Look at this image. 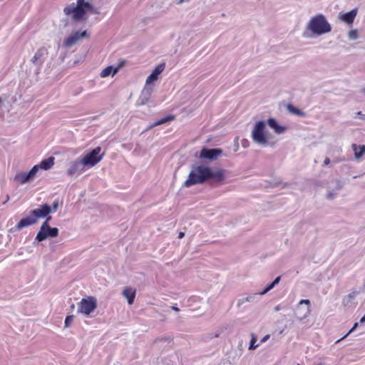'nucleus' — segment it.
<instances>
[{
    "instance_id": "aec40b11",
    "label": "nucleus",
    "mask_w": 365,
    "mask_h": 365,
    "mask_svg": "<svg viewBox=\"0 0 365 365\" xmlns=\"http://www.w3.org/2000/svg\"><path fill=\"white\" fill-rule=\"evenodd\" d=\"M353 150L354 151V156L356 159H359L365 154V145L358 146L356 144L352 145Z\"/></svg>"
},
{
    "instance_id": "c756f323",
    "label": "nucleus",
    "mask_w": 365,
    "mask_h": 365,
    "mask_svg": "<svg viewBox=\"0 0 365 365\" xmlns=\"http://www.w3.org/2000/svg\"><path fill=\"white\" fill-rule=\"evenodd\" d=\"M160 341H171L173 340V338L172 337H168V338H162L160 339H159Z\"/></svg>"
},
{
    "instance_id": "a211bd4d",
    "label": "nucleus",
    "mask_w": 365,
    "mask_h": 365,
    "mask_svg": "<svg viewBox=\"0 0 365 365\" xmlns=\"http://www.w3.org/2000/svg\"><path fill=\"white\" fill-rule=\"evenodd\" d=\"M135 289L131 287H126L123 292V295L127 299L128 303L132 304L135 297Z\"/></svg>"
},
{
    "instance_id": "f03ea898",
    "label": "nucleus",
    "mask_w": 365,
    "mask_h": 365,
    "mask_svg": "<svg viewBox=\"0 0 365 365\" xmlns=\"http://www.w3.org/2000/svg\"><path fill=\"white\" fill-rule=\"evenodd\" d=\"M63 13L73 21L81 22L86 19L88 14H96V11L89 1L76 0V3H71L65 6Z\"/></svg>"
},
{
    "instance_id": "ddd939ff",
    "label": "nucleus",
    "mask_w": 365,
    "mask_h": 365,
    "mask_svg": "<svg viewBox=\"0 0 365 365\" xmlns=\"http://www.w3.org/2000/svg\"><path fill=\"white\" fill-rule=\"evenodd\" d=\"M165 67V63H160L158 65L152 73L147 78L146 84H150L155 81L158 78V76L164 71Z\"/></svg>"
},
{
    "instance_id": "5701e85b",
    "label": "nucleus",
    "mask_w": 365,
    "mask_h": 365,
    "mask_svg": "<svg viewBox=\"0 0 365 365\" xmlns=\"http://www.w3.org/2000/svg\"><path fill=\"white\" fill-rule=\"evenodd\" d=\"M256 341H257L256 335L255 334H251V340H250V346H249L250 350L255 349L257 347L259 346V344H256Z\"/></svg>"
},
{
    "instance_id": "393cba45",
    "label": "nucleus",
    "mask_w": 365,
    "mask_h": 365,
    "mask_svg": "<svg viewBox=\"0 0 365 365\" xmlns=\"http://www.w3.org/2000/svg\"><path fill=\"white\" fill-rule=\"evenodd\" d=\"M305 304L308 306L307 307V314H305V317L307 315V314H309L310 313V301L309 299H302L299 301V304Z\"/></svg>"
},
{
    "instance_id": "6e6552de",
    "label": "nucleus",
    "mask_w": 365,
    "mask_h": 365,
    "mask_svg": "<svg viewBox=\"0 0 365 365\" xmlns=\"http://www.w3.org/2000/svg\"><path fill=\"white\" fill-rule=\"evenodd\" d=\"M97 308V301L93 297L83 298L78 304V312L88 316Z\"/></svg>"
},
{
    "instance_id": "423d86ee",
    "label": "nucleus",
    "mask_w": 365,
    "mask_h": 365,
    "mask_svg": "<svg viewBox=\"0 0 365 365\" xmlns=\"http://www.w3.org/2000/svg\"><path fill=\"white\" fill-rule=\"evenodd\" d=\"M265 123L263 121H258L252 132V137L257 143L266 145L268 143L269 136L264 131Z\"/></svg>"
},
{
    "instance_id": "1a4fd4ad",
    "label": "nucleus",
    "mask_w": 365,
    "mask_h": 365,
    "mask_svg": "<svg viewBox=\"0 0 365 365\" xmlns=\"http://www.w3.org/2000/svg\"><path fill=\"white\" fill-rule=\"evenodd\" d=\"M88 36L89 35L86 31L73 32L64 40L63 45L66 48H70L76 44L81 38H88Z\"/></svg>"
},
{
    "instance_id": "dca6fc26",
    "label": "nucleus",
    "mask_w": 365,
    "mask_h": 365,
    "mask_svg": "<svg viewBox=\"0 0 365 365\" xmlns=\"http://www.w3.org/2000/svg\"><path fill=\"white\" fill-rule=\"evenodd\" d=\"M357 14V9H353L350 11L349 12L345 13V14H341L339 17L341 20L343 21L351 24L354 22L355 17Z\"/></svg>"
},
{
    "instance_id": "7ed1b4c3",
    "label": "nucleus",
    "mask_w": 365,
    "mask_h": 365,
    "mask_svg": "<svg viewBox=\"0 0 365 365\" xmlns=\"http://www.w3.org/2000/svg\"><path fill=\"white\" fill-rule=\"evenodd\" d=\"M51 213V207L48 204H43L39 207L32 210L29 215L23 217L16 225L17 230H20L24 227L36 224L38 219L48 217Z\"/></svg>"
},
{
    "instance_id": "4be33fe9",
    "label": "nucleus",
    "mask_w": 365,
    "mask_h": 365,
    "mask_svg": "<svg viewBox=\"0 0 365 365\" xmlns=\"http://www.w3.org/2000/svg\"><path fill=\"white\" fill-rule=\"evenodd\" d=\"M175 117L174 115H168L165 116V118H163L155 121L153 123V126H158V125L164 124L165 123H168V122L175 120Z\"/></svg>"
},
{
    "instance_id": "f3484780",
    "label": "nucleus",
    "mask_w": 365,
    "mask_h": 365,
    "mask_svg": "<svg viewBox=\"0 0 365 365\" xmlns=\"http://www.w3.org/2000/svg\"><path fill=\"white\" fill-rule=\"evenodd\" d=\"M267 123L269 126L274 129V132L277 134H281L284 133L286 130V128L284 126L278 125L277 122L274 118H269L267 120Z\"/></svg>"
},
{
    "instance_id": "473e14b6",
    "label": "nucleus",
    "mask_w": 365,
    "mask_h": 365,
    "mask_svg": "<svg viewBox=\"0 0 365 365\" xmlns=\"http://www.w3.org/2000/svg\"><path fill=\"white\" fill-rule=\"evenodd\" d=\"M356 296V293L355 292H352V293H350L349 295H348V297L350 298V299H354Z\"/></svg>"
},
{
    "instance_id": "e433bc0d",
    "label": "nucleus",
    "mask_w": 365,
    "mask_h": 365,
    "mask_svg": "<svg viewBox=\"0 0 365 365\" xmlns=\"http://www.w3.org/2000/svg\"><path fill=\"white\" fill-rule=\"evenodd\" d=\"M9 200V195H7V196H6V202H4V204H5V203Z\"/></svg>"
},
{
    "instance_id": "2f4dec72",
    "label": "nucleus",
    "mask_w": 365,
    "mask_h": 365,
    "mask_svg": "<svg viewBox=\"0 0 365 365\" xmlns=\"http://www.w3.org/2000/svg\"><path fill=\"white\" fill-rule=\"evenodd\" d=\"M329 163H330V160H329V158H325V160H324V165H329Z\"/></svg>"
},
{
    "instance_id": "2eb2a0df",
    "label": "nucleus",
    "mask_w": 365,
    "mask_h": 365,
    "mask_svg": "<svg viewBox=\"0 0 365 365\" xmlns=\"http://www.w3.org/2000/svg\"><path fill=\"white\" fill-rule=\"evenodd\" d=\"M54 160L53 157H49L48 158L42 160L38 165H34V167H36V173L39 169L46 170L51 168L54 165Z\"/></svg>"
},
{
    "instance_id": "c9c22d12",
    "label": "nucleus",
    "mask_w": 365,
    "mask_h": 365,
    "mask_svg": "<svg viewBox=\"0 0 365 365\" xmlns=\"http://www.w3.org/2000/svg\"><path fill=\"white\" fill-rule=\"evenodd\" d=\"M360 322L361 323H364L365 322V315L361 319Z\"/></svg>"
},
{
    "instance_id": "f257e3e1",
    "label": "nucleus",
    "mask_w": 365,
    "mask_h": 365,
    "mask_svg": "<svg viewBox=\"0 0 365 365\" xmlns=\"http://www.w3.org/2000/svg\"><path fill=\"white\" fill-rule=\"evenodd\" d=\"M210 179H213L217 182H223L225 179V170L220 169L212 171V169L204 165L192 167L187 179L184 182L183 186L191 187L194 185L202 184Z\"/></svg>"
},
{
    "instance_id": "9d476101",
    "label": "nucleus",
    "mask_w": 365,
    "mask_h": 365,
    "mask_svg": "<svg viewBox=\"0 0 365 365\" xmlns=\"http://www.w3.org/2000/svg\"><path fill=\"white\" fill-rule=\"evenodd\" d=\"M36 175V167H33L29 173L20 172L14 176V181L19 184H24L33 180Z\"/></svg>"
},
{
    "instance_id": "9b49d317",
    "label": "nucleus",
    "mask_w": 365,
    "mask_h": 365,
    "mask_svg": "<svg viewBox=\"0 0 365 365\" xmlns=\"http://www.w3.org/2000/svg\"><path fill=\"white\" fill-rule=\"evenodd\" d=\"M222 153L221 149H208L203 148L200 152V158L208 160H215Z\"/></svg>"
},
{
    "instance_id": "b1692460",
    "label": "nucleus",
    "mask_w": 365,
    "mask_h": 365,
    "mask_svg": "<svg viewBox=\"0 0 365 365\" xmlns=\"http://www.w3.org/2000/svg\"><path fill=\"white\" fill-rule=\"evenodd\" d=\"M280 280V277H277L271 284H269L265 289L262 292V294L267 293L269 290H271L277 284L279 283Z\"/></svg>"
},
{
    "instance_id": "4468645a",
    "label": "nucleus",
    "mask_w": 365,
    "mask_h": 365,
    "mask_svg": "<svg viewBox=\"0 0 365 365\" xmlns=\"http://www.w3.org/2000/svg\"><path fill=\"white\" fill-rule=\"evenodd\" d=\"M81 160H75L71 163L70 166L67 170V173L68 175H73L76 173H81L83 169L81 168Z\"/></svg>"
},
{
    "instance_id": "f8f14e48",
    "label": "nucleus",
    "mask_w": 365,
    "mask_h": 365,
    "mask_svg": "<svg viewBox=\"0 0 365 365\" xmlns=\"http://www.w3.org/2000/svg\"><path fill=\"white\" fill-rule=\"evenodd\" d=\"M124 66V61H122L119 63L117 67H113L112 66H108L106 67L100 73L101 78H106L110 75L114 76L118 73L119 69Z\"/></svg>"
},
{
    "instance_id": "412c9836",
    "label": "nucleus",
    "mask_w": 365,
    "mask_h": 365,
    "mask_svg": "<svg viewBox=\"0 0 365 365\" xmlns=\"http://www.w3.org/2000/svg\"><path fill=\"white\" fill-rule=\"evenodd\" d=\"M287 110L292 114L294 115H298V116H304L305 115V113L298 108H297L296 107H294L293 105L292 104H288L287 106Z\"/></svg>"
},
{
    "instance_id": "cd10ccee",
    "label": "nucleus",
    "mask_w": 365,
    "mask_h": 365,
    "mask_svg": "<svg viewBox=\"0 0 365 365\" xmlns=\"http://www.w3.org/2000/svg\"><path fill=\"white\" fill-rule=\"evenodd\" d=\"M357 326H358V323H355L354 327L351 328V329L344 337H342L341 339H343L347 335H349L351 332H352L357 327Z\"/></svg>"
},
{
    "instance_id": "7c9ffc66",
    "label": "nucleus",
    "mask_w": 365,
    "mask_h": 365,
    "mask_svg": "<svg viewBox=\"0 0 365 365\" xmlns=\"http://www.w3.org/2000/svg\"><path fill=\"white\" fill-rule=\"evenodd\" d=\"M357 115L360 117V118L365 119V115L363 114L361 111L358 112Z\"/></svg>"
},
{
    "instance_id": "a878e982",
    "label": "nucleus",
    "mask_w": 365,
    "mask_h": 365,
    "mask_svg": "<svg viewBox=\"0 0 365 365\" xmlns=\"http://www.w3.org/2000/svg\"><path fill=\"white\" fill-rule=\"evenodd\" d=\"M73 315L67 316L65 319V327H68L70 326V324L73 322Z\"/></svg>"
},
{
    "instance_id": "0eeeda50",
    "label": "nucleus",
    "mask_w": 365,
    "mask_h": 365,
    "mask_svg": "<svg viewBox=\"0 0 365 365\" xmlns=\"http://www.w3.org/2000/svg\"><path fill=\"white\" fill-rule=\"evenodd\" d=\"M101 148L98 146L85 155L81 159L84 166L93 167L99 163L103 158L104 153H101Z\"/></svg>"
},
{
    "instance_id": "c85d7f7f",
    "label": "nucleus",
    "mask_w": 365,
    "mask_h": 365,
    "mask_svg": "<svg viewBox=\"0 0 365 365\" xmlns=\"http://www.w3.org/2000/svg\"><path fill=\"white\" fill-rule=\"evenodd\" d=\"M270 337V335L269 334H267L265 335L264 336L262 337V339H261L260 341V343H264L266 341H267Z\"/></svg>"
},
{
    "instance_id": "bb28decb",
    "label": "nucleus",
    "mask_w": 365,
    "mask_h": 365,
    "mask_svg": "<svg viewBox=\"0 0 365 365\" xmlns=\"http://www.w3.org/2000/svg\"><path fill=\"white\" fill-rule=\"evenodd\" d=\"M58 207H59V202L58 200H55L52 205L51 206V212H55L57 211V210L58 209Z\"/></svg>"
},
{
    "instance_id": "72a5a7b5",
    "label": "nucleus",
    "mask_w": 365,
    "mask_h": 365,
    "mask_svg": "<svg viewBox=\"0 0 365 365\" xmlns=\"http://www.w3.org/2000/svg\"><path fill=\"white\" fill-rule=\"evenodd\" d=\"M185 236V233L183 232H180L178 235V238L181 239Z\"/></svg>"
},
{
    "instance_id": "20e7f679",
    "label": "nucleus",
    "mask_w": 365,
    "mask_h": 365,
    "mask_svg": "<svg viewBox=\"0 0 365 365\" xmlns=\"http://www.w3.org/2000/svg\"><path fill=\"white\" fill-rule=\"evenodd\" d=\"M307 29L314 34L322 35L331 31V27L324 16L318 14L310 19L307 24Z\"/></svg>"
},
{
    "instance_id": "f704fd0d",
    "label": "nucleus",
    "mask_w": 365,
    "mask_h": 365,
    "mask_svg": "<svg viewBox=\"0 0 365 365\" xmlns=\"http://www.w3.org/2000/svg\"><path fill=\"white\" fill-rule=\"evenodd\" d=\"M172 309L175 311V312H179L180 311L179 308H178L177 307H174V306L172 307Z\"/></svg>"
},
{
    "instance_id": "4c0bfd02",
    "label": "nucleus",
    "mask_w": 365,
    "mask_h": 365,
    "mask_svg": "<svg viewBox=\"0 0 365 365\" xmlns=\"http://www.w3.org/2000/svg\"><path fill=\"white\" fill-rule=\"evenodd\" d=\"M363 93L365 94V88L362 90Z\"/></svg>"
},
{
    "instance_id": "6ab92c4d",
    "label": "nucleus",
    "mask_w": 365,
    "mask_h": 365,
    "mask_svg": "<svg viewBox=\"0 0 365 365\" xmlns=\"http://www.w3.org/2000/svg\"><path fill=\"white\" fill-rule=\"evenodd\" d=\"M46 55H48L47 49L45 47H41L37 50L31 61L32 63L37 64L38 61Z\"/></svg>"
},
{
    "instance_id": "39448f33",
    "label": "nucleus",
    "mask_w": 365,
    "mask_h": 365,
    "mask_svg": "<svg viewBox=\"0 0 365 365\" xmlns=\"http://www.w3.org/2000/svg\"><path fill=\"white\" fill-rule=\"evenodd\" d=\"M51 217H48L45 222L41 226L40 230L37 233L36 240L42 242L48 237H56L58 235V229L56 227H51L48 225V221Z\"/></svg>"
}]
</instances>
